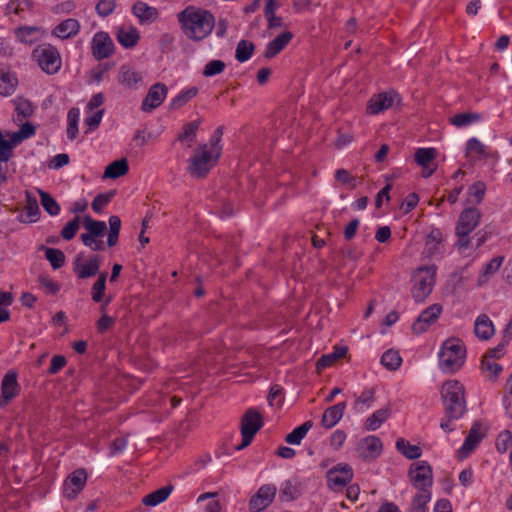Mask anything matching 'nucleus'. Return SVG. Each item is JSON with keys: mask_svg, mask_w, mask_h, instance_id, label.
<instances>
[{"mask_svg": "<svg viewBox=\"0 0 512 512\" xmlns=\"http://www.w3.org/2000/svg\"><path fill=\"white\" fill-rule=\"evenodd\" d=\"M16 122H22L23 119L29 118L34 113V107L30 101L22 98H17L15 101Z\"/></svg>", "mask_w": 512, "mask_h": 512, "instance_id": "nucleus-35", "label": "nucleus"}, {"mask_svg": "<svg viewBox=\"0 0 512 512\" xmlns=\"http://www.w3.org/2000/svg\"><path fill=\"white\" fill-rule=\"evenodd\" d=\"M199 125L200 120H195L187 123L183 128V132L178 136L177 140L181 142L187 141L188 147H190L191 144L194 142Z\"/></svg>", "mask_w": 512, "mask_h": 512, "instance_id": "nucleus-48", "label": "nucleus"}, {"mask_svg": "<svg viewBox=\"0 0 512 512\" xmlns=\"http://www.w3.org/2000/svg\"><path fill=\"white\" fill-rule=\"evenodd\" d=\"M129 170L128 162L125 158L113 161L110 163L105 171L103 178L116 179L125 175Z\"/></svg>", "mask_w": 512, "mask_h": 512, "instance_id": "nucleus-32", "label": "nucleus"}, {"mask_svg": "<svg viewBox=\"0 0 512 512\" xmlns=\"http://www.w3.org/2000/svg\"><path fill=\"white\" fill-rule=\"evenodd\" d=\"M38 283L46 291V293L52 295L57 294L60 290V285L46 275H40L38 277Z\"/></svg>", "mask_w": 512, "mask_h": 512, "instance_id": "nucleus-60", "label": "nucleus"}, {"mask_svg": "<svg viewBox=\"0 0 512 512\" xmlns=\"http://www.w3.org/2000/svg\"><path fill=\"white\" fill-rule=\"evenodd\" d=\"M40 249L45 252L46 259L54 269H59L64 265L65 254L61 250L46 246H41Z\"/></svg>", "mask_w": 512, "mask_h": 512, "instance_id": "nucleus-42", "label": "nucleus"}, {"mask_svg": "<svg viewBox=\"0 0 512 512\" xmlns=\"http://www.w3.org/2000/svg\"><path fill=\"white\" fill-rule=\"evenodd\" d=\"M292 38L293 34L289 31H285L278 35L267 45L266 51L264 53L265 58L271 59L275 57L289 44Z\"/></svg>", "mask_w": 512, "mask_h": 512, "instance_id": "nucleus-24", "label": "nucleus"}, {"mask_svg": "<svg viewBox=\"0 0 512 512\" xmlns=\"http://www.w3.org/2000/svg\"><path fill=\"white\" fill-rule=\"evenodd\" d=\"M277 488L273 484L262 485L249 500L250 512H261L274 500Z\"/></svg>", "mask_w": 512, "mask_h": 512, "instance_id": "nucleus-11", "label": "nucleus"}, {"mask_svg": "<svg viewBox=\"0 0 512 512\" xmlns=\"http://www.w3.org/2000/svg\"><path fill=\"white\" fill-rule=\"evenodd\" d=\"M432 493H416L410 503L407 512H428L427 504L430 502Z\"/></svg>", "mask_w": 512, "mask_h": 512, "instance_id": "nucleus-37", "label": "nucleus"}, {"mask_svg": "<svg viewBox=\"0 0 512 512\" xmlns=\"http://www.w3.org/2000/svg\"><path fill=\"white\" fill-rule=\"evenodd\" d=\"M512 445V433L509 430L502 431L496 440V449L500 453H504Z\"/></svg>", "mask_w": 512, "mask_h": 512, "instance_id": "nucleus-58", "label": "nucleus"}, {"mask_svg": "<svg viewBox=\"0 0 512 512\" xmlns=\"http://www.w3.org/2000/svg\"><path fill=\"white\" fill-rule=\"evenodd\" d=\"M34 56L41 69L47 74H55L61 67L62 61L58 50L50 45L44 44L34 50Z\"/></svg>", "mask_w": 512, "mask_h": 512, "instance_id": "nucleus-8", "label": "nucleus"}, {"mask_svg": "<svg viewBox=\"0 0 512 512\" xmlns=\"http://www.w3.org/2000/svg\"><path fill=\"white\" fill-rule=\"evenodd\" d=\"M263 420L261 414L254 408H249L241 420L242 442L236 446V450H242L249 446L255 434L262 428Z\"/></svg>", "mask_w": 512, "mask_h": 512, "instance_id": "nucleus-7", "label": "nucleus"}, {"mask_svg": "<svg viewBox=\"0 0 512 512\" xmlns=\"http://www.w3.org/2000/svg\"><path fill=\"white\" fill-rule=\"evenodd\" d=\"M442 313V306L438 303L432 304L421 312L416 321L412 324V331L416 334L424 333L433 323L437 321Z\"/></svg>", "mask_w": 512, "mask_h": 512, "instance_id": "nucleus-14", "label": "nucleus"}, {"mask_svg": "<svg viewBox=\"0 0 512 512\" xmlns=\"http://www.w3.org/2000/svg\"><path fill=\"white\" fill-rule=\"evenodd\" d=\"M222 135H223V127L220 126L214 131L212 137L210 138V142H209L210 148H208V150L215 154L216 159H219V157L221 155L220 141H221Z\"/></svg>", "mask_w": 512, "mask_h": 512, "instance_id": "nucleus-56", "label": "nucleus"}, {"mask_svg": "<svg viewBox=\"0 0 512 512\" xmlns=\"http://www.w3.org/2000/svg\"><path fill=\"white\" fill-rule=\"evenodd\" d=\"M503 402L507 415L512 418V373L506 382V393Z\"/></svg>", "mask_w": 512, "mask_h": 512, "instance_id": "nucleus-63", "label": "nucleus"}, {"mask_svg": "<svg viewBox=\"0 0 512 512\" xmlns=\"http://www.w3.org/2000/svg\"><path fill=\"white\" fill-rule=\"evenodd\" d=\"M167 95V87L163 83L153 84L147 95L142 101L141 109L143 112H152L155 108L159 107Z\"/></svg>", "mask_w": 512, "mask_h": 512, "instance_id": "nucleus-16", "label": "nucleus"}, {"mask_svg": "<svg viewBox=\"0 0 512 512\" xmlns=\"http://www.w3.org/2000/svg\"><path fill=\"white\" fill-rule=\"evenodd\" d=\"M80 110L76 107L71 108L67 114V137L74 140L78 134V122Z\"/></svg>", "mask_w": 512, "mask_h": 512, "instance_id": "nucleus-40", "label": "nucleus"}, {"mask_svg": "<svg viewBox=\"0 0 512 512\" xmlns=\"http://www.w3.org/2000/svg\"><path fill=\"white\" fill-rule=\"evenodd\" d=\"M226 67V64L222 60H211L209 61L204 69H203V76L205 77H212L215 75H218L224 71Z\"/></svg>", "mask_w": 512, "mask_h": 512, "instance_id": "nucleus-55", "label": "nucleus"}, {"mask_svg": "<svg viewBox=\"0 0 512 512\" xmlns=\"http://www.w3.org/2000/svg\"><path fill=\"white\" fill-rule=\"evenodd\" d=\"M345 409V402H340L327 408L322 415V426L325 427L326 429L333 428L343 417Z\"/></svg>", "mask_w": 512, "mask_h": 512, "instance_id": "nucleus-22", "label": "nucleus"}, {"mask_svg": "<svg viewBox=\"0 0 512 512\" xmlns=\"http://www.w3.org/2000/svg\"><path fill=\"white\" fill-rule=\"evenodd\" d=\"M116 0H99L95 6L97 14L101 17H107L114 12Z\"/></svg>", "mask_w": 512, "mask_h": 512, "instance_id": "nucleus-57", "label": "nucleus"}, {"mask_svg": "<svg viewBox=\"0 0 512 512\" xmlns=\"http://www.w3.org/2000/svg\"><path fill=\"white\" fill-rule=\"evenodd\" d=\"M485 435L486 428L480 421H476L466 436L463 445L457 451L458 457L461 459L466 458L478 446Z\"/></svg>", "mask_w": 512, "mask_h": 512, "instance_id": "nucleus-12", "label": "nucleus"}, {"mask_svg": "<svg viewBox=\"0 0 512 512\" xmlns=\"http://www.w3.org/2000/svg\"><path fill=\"white\" fill-rule=\"evenodd\" d=\"M113 195L114 191H109L97 195L92 202V209L95 212H101L102 209L111 201Z\"/></svg>", "mask_w": 512, "mask_h": 512, "instance_id": "nucleus-61", "label": "nucleus"}, {"mask_svg": "<svg viewBox=\"0 0 512 512\" xmlns=\"http://www.w3.org/2000/svg\"><path fill=\"white\" fill-rule=\"evenodd\" d=\"M183 33L193 41L208 37L215 27L214 15L205 9L188 6L177 14Z\"/></svg>", "mask_w": 512, "mask_h": 512, "instance_id": "nucleus-1", "label": "nucleus"}, {"mask_svg": "<svg viewBox=\"0 0 512 512\" xmlns=\"http://www.w3.org/2000/svg\"><path fill=\"white\" fill-rule=\"evenodd\" d=\"M328 487L332 490H341L353 478V470L350 465L340 463L329 469L326 474Z\"/></svg>", "mask_w": 512, "mask_h": 512, "instance_id": "nucleus-9", "label": "nucleus"}, {"mask_svg": "<svg viewBox=\"0 0 512 512\" xmlns=\"http://www.w3.org/2000/svg\"><path fill=\"white\" fill-rule=\"evenodd\" d=\"M101 266V257L93 255L87 262H83L82 255L76 256L73 263V271L79 279H86L95 276Z\"/></svg>", "mask_w": 512, "mask_h": 512, "instance_id": "nucleus-15", "label": "nucleus"}, {"mask_svg": "<svg viewBox=\"0 0 512 512\" xmlns=\"http://www.w3.org/2000/svg\"><path fill=\"white\" fill-rule=\"evenodd\" d=\"M358 452L365 460L375 459L382 452V442L376 436H368L359 443Z\"/></svg>", "mask_w": 512, "mask_h": 512, "instance_id": "nucleus-19", "label": "nucleus"}, {"mask_svg": "<svg viewBox=\"0 0 512 512\" xmlns=\"http://www.w3.org/2000/svg\"><path fill=\"white\" fill-rule=\"evenodd\" d=\"M12 156L13 148L8 141L3 138V134L0 131V164L8 162Z\"/></svg>", "mask_w": 512, "mask_h": 512, "instance_id": "nucleus-62", "label": "nucleus"}, {"mask_svg": "<svg viewBox=\"0 0 512 512\" xmlns=\"http://www.w3.org/2000/svg\"><path fill=\"white\" fill-rule=\"evenodd\" d=\"M198 94L197 87H190L187 90L182 91L179 95H177L171 102L170 107L172 109H178L184 106L188 101L194 98Z\"/></svg>", "mask_w": 512, "mask_h": 512, "instance_id": "nucleus-50", "label": "nucleus"}, {"mask_svg": "<svg viewBox=\"0 0 512 512\" xmlns=\"http://www.w3.org/2000/svg\"><path fill=\"white\" fill-rule=\"evenodd\" d=\"M18 392L17 374L14 371H8L1 383L0 407L7 405Z\"/></svg>", "mask_w": 512, "mask_h": 512, "instance_id": "nucleus-18", "label": "nucleus"}, {"mask_svg": "<svg viewBox=\"0 0 512 512\" xmlns=\"http://www.w3.org/2000/svg\"><path fill=\"white\" fill-rule=\"evenodd\" d=\"M466 348L459 338H449L442 344L439 352V366L446 373L458 371L464 364Z\"/></svg>", "mask_w": 512, "mask_h": 512, "instance_id": "nucleus-2", "label": "nucleus"}, {"mask_svg": "<svg viewBox=\"0 0 512 512\" xmlns=\"http://www.w3.org/2000/svg\"><path fill=\"white\" fill-rule=\"evenodd\" d=\"M254 44L248 40H240L236 47L235 57L239 62L248 61L254 52Z\"/></svg>", "mask_w": 512, "mask_h": 512, "instance_id": "nucleus-44", "label": "nucleus"}, {"mask_svg": "<svg viewBox=\"0 0 512 512\" xmlns=\"http://www.w3.org/2000/svg\"><path fill=\"white\" fill-rule=\"evenodd\" d=\"M80 30V24L76 19L69 18L59 23L52 34L60 39H68L75 36Z\"/></svg>", "mask_w": 512, "mask_h": 512, "instance_id": "nucleus-25", "label": "nucleus"}, {"mask_svg": "<svg viewBox=\"0 0 512 512\" xmlns=\"http://www.w3.org/2000/svg\"><path fill=\"white\" fill-rule=\"evenodd\" d=\"M300 495L298 487L290 480L285 481L280 488L279 497L282 501H293Z\"/></svg>", "mask_w": 512, "mask_h": 512, "instance_id": "nucleus-49", "label": "nucleus"}, {"mask_svg": "<svg viewBox=\"0 0 512 512\" xmlns=\"http://www.w3.org/2000/svg\"><path fill=\"white\" fill-rule=\"evenodd\" d=\"M478 113H459L451 118V123L457 127L467 126L475 121L480 120Z\"/></svg>", "mask_w": 512, "mask_h": 512, "instance_id": "nucleus-53", "label": "nucleus"}, {"mask_svg": "<svg viewBox=\"0 0 512 512\" xmlns=\"http://www.w3.org/2000/svg\"><path fill=\"white\" fill-rule=\"evenodd\" d=\"M83 226L87 230L86 234L92 236L101 237L107 229L104 221H98L92 219L90 216H85L83 219Z\"/></svg>", "mask_w": 512, "mask_h": 512, "instance_id": "nucleus-39", "label": "nucleus"}, {"mask_svg": "<svg viewBox=\"0 0 512 512\" xmlns=\"http://www.w3.org/2000/svg\"><path fill=\"white\" fill-rule=\"evenodd\" d=\"M396 448L402 455L410 460H416L422 455V449L419 446L410 444L404 438L397 439Z\"/></svg>", "mask_w": 512, "mask_h": 512, "instance_id": "nucleus-33", "label": "nucleus"}, {"mask_svg": "<svg viewBox=\"0 0 512 512\" xmlns=\"http://www.w3.org/2000/svg\"><path fill=\"white\" fill-rule=\"evenodd\" d=\"M174 487L172 485L164 486L160 489L153 491L152 493L146 495L142 499V503L146 506H156L160 503H163L169 495L172 493Z\"/></svg>", "mask_w": 512, "mask_h": 512, "instance_id": "nucleus-30", "label": "nucleus"}, {"mask_svg": "<svg viewBox=\"0 0 512 512\" xmlns=\"http://www.w3.org/2000/svg\"><path fill=\"white\" fill-rule=\"evenodd\" d=\"M409 482L417 489V493H431L433 485V470L425 460L413 462L407 473Z\"/></svg>", "mask_w": 512, "mask_h": 512, "instance_id": "nucleus-5", "label": "nucleus"}, {"mask_svg": "<svg viewBox=\"0 0 512 512\" xmlns=\"http://www.w3.org/2000/svg\"><path fill=\"white\" fill-rule=\"evenodd\" d=\"M474 333L480 340H489L495 333L494 324L486 314H480L474 323Z\"/></svg>", "mask_w": 512, "mask_h": 512, "instance_id": "nucleus-23", "label": "nucleus"}, {"mask_svg": "<svg viewBox=\"0 0 512 512\" xmlns=\"http://www.w3.org/2000/svg\"><path fill=\"white\" fill-rule=\"evenodd\" d=\"M107 273L101 272L97 281L93 284L91 295L94 302H101L103 300L104 291L106 288Z\"/></svg>", "mask_w": 512, "mask_h": 512, "instance_id": "nucleus-51", "label": "nucleus"}, {"mask_svg": "<svg viewBox=\"0 0 512 512\" xmlns=\"http://www.w3.org/2000/svg\"><path fill=\"white\" fill-rule=\"evenodd\" d=\"M402 363V358L395 350H387L381 357V364L388 370H397Z\"/></svg>", "mask_w": 512, "mask_h": 512, "instance_id": "nucleus-43", "label": "nucleus"}, {"mask_svg": "<svg viewBox=\"0 0 512 512\" xmlns=\"http://www.w3.org/2000/svg\"><path fill=\"white\" fill-rule=\"evenodd\" d=\"M87 472L83 468L73 471L63 484V495L68 500H74L78 494L85 488L87 482Z\"/></svg>", "mask_w": 512, "mask_h": 512, "instance_id": "nucleus-10", "label": "nucleus"}, {"mask_svg": "<svg viewBox=\"0 0 512 512\" xmlns=\"http://www.w3.org/2000/svg\"><path fill=\"white\" fill-rule=\"evenodd\" d=\"M217 160L215 154L208 150V145L203 144L194 150L187 170L193 177L204 178L216 164Z\"/></svg>", "mask_w": 512, "mask_h": 512, "instance_id": "nucleus-6", "label": "nucleus"}, {"mask_svg": "<svg viewBox=\"0 0 512 512\" xmlns=\"http://www.w3.org/2000/svg\"><path fill=\"white\" fill-rule=\"evenodd\" d=\"M335 179L342 184L349 185L351 188L356 186V179L352 177L345 169H338L335 172Z\"/></svg>", "mask_w": 512, "mask_h": 512, "instance_id": "nucleus-64", "label": "nucleus"}, {"mask_svg": "<svg viewBox=\"0 0 512 512\" xmlns=\"http://www.w3.org/2000/svg\"><path fill=\"white\" fill-rule=\"evenodd\" d=\"M481 213L477 208H467L459 216L456 234L469 235L479 224Z\"/></svg>", "mask_w": 512, "mask_h": 512, "instance_id": "nucleus-17", "label": "nucleus"}, {"mask_svg": "<svg viewBox=\"0 0 512 512\" xmlns=\"http://www.w3.org/2000/svg\"><path fill=\"white\" fill-rule=\"evenodd\" d=\"M390 416V410L388 408L380 409L374 412L365 422V427L369 431H375L382 423H384Z\"/></svg>", "mask_w": 512, "mask_h": 512, "instance_id": "nucleus-36", "label": "nucleus"}, {"mask_svg": "<svg viewBox=\"0 0 512 512\" xmlns=\"http://www.w3.org/2000/svg\"><path fill=\"white\" fill-rule=\"evenodd\" d=\"M436 157V150L434 148H419L415 152V161L423 168H428L430 163Z\"/></svg>", "mask_w": 512, "mask_h": 512, "instance_id": "nucleus-47", "label": "nucleus"}, {"mask_svg": "<svg viewBox=\"0 0 512 512\" xmlns=\"http://www.w3.org/2000/svg\"><path fill=\"white\" fill-rule=\"evenodd\" d=\"M392 105L393 95L391 93L383 92L370 99L367 109L370 114L375 115L390 108Z\"/></svg>", "mask_w": 512, "mask_h": 512, "instance_id": "nucleus-26", "label": "nucleus"}, {"mask_svg": "<svg viewBox=\"0 0 512 512\" xmlns=\"http://www.w3.org/2000/svg\"><path fill=\"white\" fill-rule=\"evenodd\" d=\"M464 386L457 380L446 381L442 386V399L448 417H462L466 410Z\"/></svg>", "mask_w": 512, "mask_h": 512, "instance_id": "nucleus-3", "label": "nucleus"}, {"mask_svg": "<svg viewBox=\"0 0 512 512\" xmlns=\"http://www.w3.org/2000/svg\"><path fill=\"white\" fill-rule=\"evenodd\" d=\"M37 28L30 26L19 27L15 30L17 39L22 43L32 44L36 40Z\"/></svg>", "mask_w": 512, "mask_h": 512, "instance_id": "nucleus-52", "label": "nucleus"}, {"mask_svg": "<svg viewBox=\"0 0 512 512\" xmlns=\"http://www.w3.org/2000/svg\"><path fill=\"white\" fill-rule=\"evenodd\" d=\"M121 229V220L118 216L109 217V232L107 237L108 247H113L117 244L119 238V232Z\"/></svg>", "mask_w": 512, "mask_h": 512, "instance_id": "nucleus-46", "label": "nucleus"}, {"mask_svg": "<svg viewBox=\"0 0 512 512\" xmlns=\"http://www.w3.org/2000/svg\"><path fill=\"white\" fill-rule=\"evenodd\" d=\"M117 41L125 48H133L137 45L140 36L135 27H120L116 34Z\"/></svg>", "mask_w": 512, "mask_h": 512, "instance_id": "nucleus-27", "label": "nucleus"}, {"mask_svg": "<svg viewBox=\"0 0 512 512\" xmlns=\"http://www.w3.org/2000/svg\"><path fill=\"white\" fill-rule=\"evenodd\" d=\"M40 196V202L44 210L51 216H56L60 212V206L56 202V200L47 192L38 189L37 190Z\"/></svg>", "mask_w": 512, "mask_h": 512, "instance_id": "nucleus-38", "label": "nucleus"}, {"mask_svg": "<svg viewBox=\"0 0 512 512\" xmlns=\"http://www.w3.org/2000/svg\"><path fill=\"white\" fill-rule=\"evenodd\" d=\"M92 55L97 60H103L114 53V43L107 32L99 31L92 39Z\"/></svg>", "mask_w": 512, "mask_h": 512, "instance_id": "nucleus-13", "label": "nucleus"}, {"mask_svg": "<svg viewBox=\"0 0 512 512\" xmlns=\"http://www.w3.org/2000/svg\"><path fill=\"white\" fill-rule=\"evenodd\" d=\"M132 13L141 24L152 23L158 18V10L142 1L134 3Z\"/></svg>", "mask_w": 512, "mask_h": 512, "instance_id": "nucleus-21", "label": "nucleus"}, {"mask_svg": "<svg viewBox=\"0 0 512 512\" xmlns=\"http://www.w3.org/2000/svg\"><path fill=\"white\" fill-rule=\"evenodd\" d=\"M118 82L126 88L137 89L142 82V74L130 65H122L119 69Z\"/></svg>", "mask_w": 512, "mask_h": 512, "instance_id": "nucleus-20", "label": "nucleus"}, {"mask_svg": "<svg viewBox=\"0 0 512 512\" xmlns=\"http://www.w3.org/2000/svg\"><path fill=\"white\" fill-rule=\"evenodd\" d=\"M503 261L504 256H496L492 258L488 263H486L479 274L477 281L478 286H483L486 284L489 278L500 269Z\"/></svg>", "mask_w": 512, "mask_h": 512, "instance_id": "nucleus-28", "label": "nucleus"}, {"mask_svg": "<svg viewBox=\"0 0 512 512\" xmlns=\"http://www.w3.org/2000/svg\"><path fill=\"white\" fill-rule=\"evenodd\" d=\"M26 195V205L25 212L28 218V221L33 223L38 220V216L40 214V209L38 206L37 199L28 191L25 193Z\"/></svg>", "mask_w": 512, "mask_h": 512, "instance_id": "nucleus-45", "label": "nucleus"}, {"mask_svg": "<svg viewBox=\"0 0 512 512\" xmlns=\"http://www.w3.org/2000/svg\"><path fill=\"white\" fill-rule=\"evenodd\" d=\"M313 427V422L308 420L302 425L296 427L291 433L287 434L285 441L291 445H299L308 431Z\"/></svg>", "mask_w": 512, "mask_h": 512, "instance_id": "nucleus-34", "label": "nucleus"}, {"mask_svg": "<svg viewBox=\"0 0 512 512\" xmlns=\"http://www.w3.org/2000/svg\"><path fill=\"white\" fill-rule=\"evenodd\" d=\"M80 238L83 244L89 247L92 251L104 250V242L98 239L99 237L83 233L81 234Z\"/></svg>", "mask_w": 512, "mask_h": 512, "instance_id": "nucleus-59", "label": "nucleus"}, {"mask_svg": "<svg viewBox=\"0 0 512 512\" xmlns=\"http://www.w3.org/2000/svg\"><path fill=\"white\" fill-rule=\"evenodd\" d=\"M436 269L434 266L418 268L412 276V297L416 302L424 301L432 292L435 284Z\"/></svg>", "mask_w": 512, "mask_h": 512, "instance_id": "nucleus-4", "label": "nucleus"}, {"mask_svg": "<svg viewBox=\"0 0 512 512\" xmlns=\"http://www.w3.org/2000/svg\"><path fill=\"white\" fill-rule=\"evenodd\" d=\"M18 80L10 73L0 74V94L3 96L12 95L16 89Z\"/></svg>", "mask_w": 512, "mask_h": 512, "instance_id": "nucleus-41", "label": "nucleus"}, {"mask_svg": "<svg viewBox=\"0 0 512 512\" xmlns=\"http://www.w3.org/2000/svg\"><path fill=\"white\" fill-rule=\"evenodd\" d=\"M348 349L345 346L341 347H335L334 351L329 354L322 355L317 363L316 368L318 371H321L329 366H331L333 363H335L338 359L344 357L347 353Z\"/></svg>", "mask_w": 512, "mask_h": 512, "instance_id": "nucleus-31", "label": "nucleus"}, {"mask_svg": "<svg viewBox=\"0 0 512 512\" xmlns=\"http://www.w3.org/2000/svg\"><path fill=\"white\" fill-rule=\"evenodd\" d=\"M79 227L80 218L76 216L63 227V229L61 230V237L67 241L73 239Z\"/></svg>", "mask_w": 512, "mask_h": 512, "instance_id": "nucleus-54", "label": "nucleus"}, {"mask_svg": "<svg viewBox=\"0 0 512 512\" xmlns=\"http://www.w3.org/2000/svg\"><path fill=\"white\" fill-rule=\"evenodd\" d=\"M442 232L438 228H433L426 237L425 253L428 257H433L440 252L442 242Z\"/></svg>", "mask_w": 512, "mask_h": 512, "instance_id": "nucleus-29", "label": "nucleus"}]
</instances>
